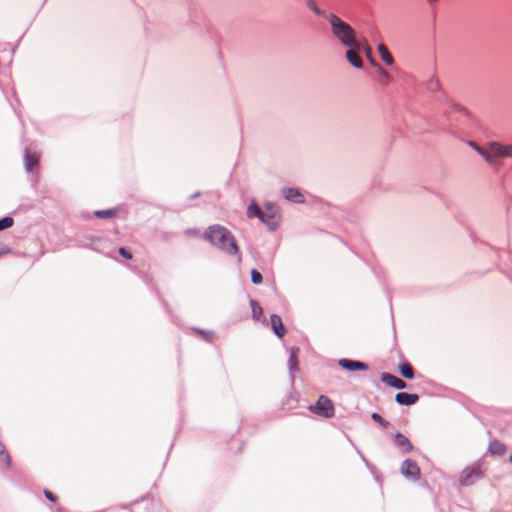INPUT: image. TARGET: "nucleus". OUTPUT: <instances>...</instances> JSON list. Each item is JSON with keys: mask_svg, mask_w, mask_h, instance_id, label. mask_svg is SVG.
<instances>
[{"mask_svg": "<svg viewBox=\"0 0 512 512\" xmlns=\"http://www.w3.org/2000/svg\"><path fill=\"white\" fill-rule=\"evenodd\" d=\"M204 237L212 245L217 246L229 255H237L239 253V248L234 236L227 228L221 225L209 226L205 231Z\"/></svg>", "mask_w": 512, "mask_h": 512, "instance_id": "1", "label": "nucleus"}, {"mask_svg": "<svg viewBox=\"0 0 512 512\" xmlns=\"http://www.w3.org/2000/svg\"><path fill=\"white\" fill-rule=\"evenodd\" d=\"M327 21L330 24L332 34L343 46H355L356 42L360 41L357 38L356 30L336 14L329 13Z\"/></svg>", "mask_w": 512, "mask_h": 512, "instance_id": "2", "label": "nucleus"}, {"mask_svg": "<svg viewBox=\"0 0 512 512\" xmlns=\"http://www.w3.org/2000/svg\"><path fill=\"white\" fill-rule=\"evenodd\" d=\"M248 218H259L271 229H274L281 218L279 208L273 203H267L261 209L254 201L247 208Z\"/></svg>", "mask_w": 512, "mask_h": 512, "instance_id": "3", "label": "nucleus"}, {"mask_svg": "<svg viewBox=\"0 0 512 512\" xmlns=\"http://www.w3.org/2000/svg\"><path fill=\"white\" fill-rule=\"evenodd\" d=\"M469 145L483 156L488 163H494L496 158L512 157V145L490 142L486 147H481L473 141H470Z\"/></svg>", "mask_w": 512, "mask_h": 512, "instance_id": "4", "label": "nucleus"}, {"mask_svg": "<svg viewBox=\"0 0 512 512\" xmlns=\"http://www.w3.org/2000/svg\"><path fill=\"white\" fill-rule=\"evenodd\" d=\"M309 410L315 415L327 419L332 418L335 413L332 401L324 395H321L314 405H310Z\"/></svg>", "mask_w": 512, "mask_h": 512, "instance_id": "5", "label": "nucleus"}, {"mask_svg": "<svg viewBox=\"0 0 512 512\" xmlns=\"http://www.w3.org/2000/svg\"><path fill=\"white\" fill-rule=\"evenodd\" d=\"M483 477V471L480 464H473L466 467L460 474L459 482L461 485L470 486Z\"/></svg>", "mask_w": 512, "mask_h": 512, "instance_id": "6", "label": "nucleus"}, {"mask_svg": "<svg viewBox=\"0 0 512 512\" xmlns=\"http://www.w3.org/2000/svg\"><path fill=\"white\" fill-rule=\"evenodd\" d=\"M346 59L348 62L356 68H361L363 63L360 58V52L362 51V40L356 42L355 46H346Z\"/></svg>", "mask_w": 512, "mask_h": 512, "instance_id": "7", "label": "nucleus"}, {"mask_svg": "<svg viewBox=\"0 0 512 512\" xmlns=\"http://www.w3.org/2000/svg\"><path fill=\"white\" fill-rule=\"evenodd\" d=\"M401 473L406 478H411L412 480H418L421 475L418 464L411 459H406L403 461L401 465Z\"/></svg>", "mask_w": 512, "mask_h": 512, "instance_id": "8", "label": "nucleus"}, {"mask_svg": "<svg viewBox=\"0 0 512 512\" xmlns=\"http://www.w3.org/2000/svg\"><path fill=\"white\" fill-rule=\"evenodd\" d=\"M339 366L348 371H356V370H367L368 365L361 361H355L350 359H340L338 361Z\"/></svg>", "mask_w": 512, "mask_h": 512, "instance_id": "9", "label": "nucleus"}, {"mask_svg": "<svg viewBox=\"0 0 512 512\" xmlns=\"http://www.w3.org/2000/svg\"><path fill=\"white\" fill-rule=\"evenodd\" d=\"M381 380L386 385L391 386L396 389H404L406 387V383L402 379H400L390 373H382Z\"/></svg>", "mask_w": 512, "mask_h": 512, "instance_id": "10", "label": "nucleus"}, {"mask_svg": "<svg viewBox=\"0 0 512 512\" xmlns=\"http://www.w3.org/2000/svg\"><path fill=\"white\" fill-rule=\"evenodd\" d=\"M25 167L26 170L31 172L37 167L39 162V154L36 151H32L27 149L24 155Z\"/></svg>", "mask_w": 512, "mask_h": 512, "instance_id": "11", "label": "nucleus"}, {"mask_svg": "<svg viewBox=\"0 0 512 512\" xmlns=\"http://www.w3.org/2000/svg\"><path fill=\"white\" fill-rule=\"evenodd\" d=\"M395 445L402 450L403 453H409L413 449L410 440L402 433H396L394 437Z\"/></svg>", "mask_w": 512, "mask_h": 512, "instance_id": "12", "label": "nucleus"}, {"mask_svg": "<svg viewBox=\"0 0 512 512\" xmlns=\"http://www.w3.org/2000/svg\"><path fill=\"white\" fill-rule=\"evenodd\" d=\"M418 399L419 397L417 394H410L406 392H399L395 398L398 404L406 406L415 404L418 401Z\"/></svg>", "mask_w": 512, "mask_h": 512, "instance_id": "13", "label": "nucleus"}, {"mask_svg": "<svg viewBox=\"0 0 512 512\" xmlns=\"http://www.w3.org/2000/svg\"><path fill=\"white\" fill-rule=\"evenodd\" d=\"M270 320H271V326H272L274 333L279 338H282L286 333V329L283 325L281 317L276 314H273V315H271Z\"/></svg>", "mask_w": 512, "mask_h": 512, "instance_id": "14", "label": "nucleus"}, {"mask_svg": "<svg viewBox=\"0 0 512 512\" xmlns=\"http://www.w3.org/2000/svg\"><path fill=\"white\" fill-rule=\"evenodd\" d=\"M283 196L292 202L302 203L304 202V196L294 188H285L283 189Z\"/></svg>", "mask_w": 512, "mask_h": 512, "instance_id": "15", "label": "nucleus"}, {"mask_svg": "<svg viewBox=\"0 0 512 512\" xmlns=\"http://www.w3.org/2000/svg\"><path fill=\"white\" fill-rule=\"evenodd\" d=\"M378 52L382 58V60L387 64V65H392L393 64V57L391 55V53L389 52L388 48L384 45V44H379L378 47Z\"/></svg>", "mask_w": 512, "mask_h": 512, "instance_id": "16", "label": "nucleus"}, {"mask_svg": "<svg viewBox=\"0 0 512 512\" xmlns=\"http://www.w3.org/2000/svg\"><path fill=\"white\" fill-rule=\"evenodd\" d=\"M250 306H251V310H252V317H253V319L256 320V321H260L262 319V317H263V309H262V307L254 299L250 300Z\"/></svg>", "mask_w": 512, "mask_h": 512, "instance_id": "17", "label": "nucleus"}, {"mask_svg": "<svg viewBox=\"0 0 512 512\" xmlns=\"http://www.w3.org/2000/svg\"><path fill=\"white\" fill-rule=\"evenodd\" d=\"M377 68V81L382 85H387L391 81V77L381 66L375 65Z\"/></svg>", "mask_w": 512, "mask_h": 512, "instance_id": "18", "label": "nucleus"}, {"mask_svg": "<svg viewBox=\"0 0 512 512\" xmlns=\"http://www.w3.org/2000/svg\"><path fill=\"white\" fill-rule=\"evenodd\" d=\"M399 372L400 374L407 378V379H412L414 377V371H413V368L412 366L407 363V362H404L402 363L400 366H399Z\"/></svg>", "mask_w": 512, "mask_h": 512, "instance_id": "19", "label": "nucleus"}, {"mask_svg": "<svg viewBox=\"0 0 512 512\" xmlns=\"http://www.w3.org/2000/svg\"><path fill=\"white\" fill-rule=\"evenodd\" d=\"M505 450V446L498 441H493L489 446V451L494 455H502Z\"/></svg>", "mask_w": 512, "mask_h": 512, "instance_id": "20", "label": "nucleus"}, {"mask_svg": "<svg viewBox=\"0 0 512 512\" xmlns=\"http://www.w3.org/2000/svg\"><path fill=\"white\" fill-rule=\"evenodd\" d=\"M0 461L5 464L7 468L11 467V458L6 451L4 445L0 442Z\"/></svg>", "mask_w": 512, "mask_h": 512, "instance_id": "21", "label": "nucleus"}, {"mask_svg": "<svg viewBox=\"0 0 512 512\" xmlns=\"http://www.w3.org/2000/svg\"><path fill=\"white\" fill-rule=\"evenodd\" d=\"M307 6L317 15V16H320V17H324L326 20H327V15L329 13H326L325 11L321 10L316 2L314 0H308L307 1Z\"/></svg>", "mask_w": 512, "mask_h": 512, "instance_id": "22", "label": "nucleus"}, {"mask_svg": "<svg viewBox=\"0 0 512 512\" xmlns=\"http://www.w3.org/2000/svg\"><path fill=\"white\" fill-rule=\"evenodd\" d=\"M298 349H292L290 352L288 364L290 370H296L298 367V356H297Z\"/></svg>", "mask_w": 512, "mask_h": 512, "instance_id": "23", "label": "nucleus"}, {"mask_svg": "<svg viewBox=\"0 0 512 512\" xmlns=\"http://www.w3.org/2000/svg\"><path fill=\"white\" fill-rule=\"evenodd\" d=\"M371 418L379 423L383 428H388L390 423L388 421H386L384 418H382V416L376 412L372 413L371 415Z\"/></svg>", "mask_w": 512, "mask_h": 512, "instance_id": "24", "label": "nucleus"}, {"mask_svg": "<svg viewBox=\"0 0 512 512\" xmlns=\"http://www.w3.org/2000/svg\"><path fill=\"white\" fill-rule=\"evenodd\" d=\"M362 50L365 52L367 58L371 61V63L373 65H376L371 57L372 49L365 39L362 40Z\"/></svg>", "mask_w": 512, "mask_h": 512, "instance_id": "25", "label": "nucleus"}, {"mask_svg": "<svg viewBox=\"0 0 512 512\" xmlns=\"http://www.w3.org/2000/svg\"><path fill=\"white\" fill-rule=\"evenodd\" d=\"M13 223H14L13 218L9 217V216L0 219V231L10 228L13 225Z\"/></svg>", "mask_w": 512, "mask_h": 512, "instance_id": "26", "label": "nucleus"}, {"mask_svg": "<svg viewBox=\"0 0 512 512\" xmlns=\"http://www.w3.org/2000/svg\"><path fill=\"white\" fill-rule=\"evenodd\" d=\"M115 214L113 210H99L95 211L94 215L98 218H109L112 217Z\"/></svg>", "mask_w": 512, "mask_h": 512, "instance_id": "27", "label": "nucleus"}, {"mask_svg": "<svg viewBox=\"0 0 512 512\" xmlns=\"http://www.w3.org/2000/svg\"><path fill=\"white\" fill-rule=\"evenodd\" d=\"M251 280L254 284H260L262 282V275L256 269L251 271Z\"/></svg>", "mask_w": 512, "mask_h": 512, "instance_id": "28", "label": "nucleus"}, {"mask_svg": "<svg viewBox=\"0 0 512 512\" xmlns=\"http://www.w3.org/2000/svg\"><path fill=\"white\" fill-rule=\"evenodd\" d=\"M119 254L126 259H132V254L124 247L119 249Z\"/></svg>", "mask_w": 512, "mask_h": 512, "instance_id": "29", "label": "nucleus"}, {"mask_svg": "<svg viewBox=\"0 0 512 512\" xmlns=\"http://www.w3.org/2000/svg\"><path fill=\"white\" fill-rule=\"evenodd\" d=\"M45 496L47 499H49L52 502H54L56 500V497L50 491H45Z\"/></svg>", "mask_w": 512, "mask_h": 512, "instance_id": "30", "label": "nucleus"}, {"mask_svg": "<svg viewBox=\"0 0 512 512\" xmlns=\"http://www.w3.org/2000/svg\"><path fill=\"white\" fill-rule=\"evenodd\" d=\"M510 461L512 462V454H511V457H510Z\"/></svg>", "mask_w": 512, "mask_h": 512, "instance_id": "31", "label": "nucleus"}]
</instances>
